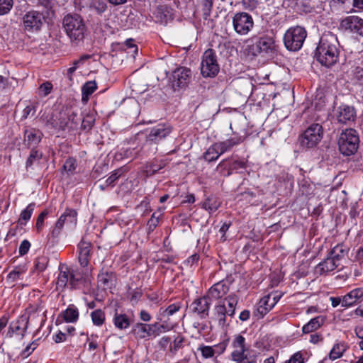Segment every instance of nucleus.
Masks as SVG:
<instances>
[{
	"label": "nucleus",
	"instance_id": "obj_5",
	"mask_svg": "<svg viewBox=\"0 0 363 363\" xmlns=\"http://www.w3.org/2000/svg\"><path fill=\"white\" fill-rule=\"evenodd\" d=\"M340 152L346 156H350L356 152L359 146V137L354 129H346L343 131L338 140Z\"/></svg>",
	"mask_w": 363,
	"mask_h": 363
},
{
	"label": "nucleus",
	"instance_id": "obj_36",
	"mask_svg": "<svg viewBox=\"0 0 363 363\" xmlns=\"http://www.w3.org/2000/svg\"><path fill=\"white\" fill-rule=\"evenodd\" d=\"M63 318L67 323H74L79 318L78 309L74 306L70 305L63 313Z\"/></svg>",
	"mask_w": 363,
	"mask_h": 363
},
{
	"label": "nucleus",
	"instance_id": "obj_54",
	"mask_svg": "<svg viewBox=\"0 0 363 363\" xmlns=\"http://www.w3.org/2000/svg\"><path fill=\"white\" fill-rule=\"evenodd\" d=\"M52 89V84L50 82L43 83L39 87V94L43 96H48Z\"/></svg>",
	"mask_w": 363,
	"mask_h": 363
},
{
	"label": "nucleus",
	"instance_id": "obj_11",
	"mask_svg": "<svg viewBox=\"0 0 363 363\" xmlns=\"http://www.w3.org/2000/svg\"><path fill=\"white\" fill-rule=\"evenodd\" d=\"M254 25L252 16L245 12L237 13L233 18V26L235 31L239 35H246Z\"/></svg>",
	"mask_w": 363,
	"mask_h": 363
},
{
	"label": "nucleus",
	"instance_id": "obj_56",
	"mask_svg": "<svg viewBox=\"0 0 363 363\" xmlns=\"http://www.w3.org/2000/svg\"><path fill=\"white\" fill-rule=\"evenodd\" d=\"M64 228L65 226L57 220L54 228L50 232L51 238L53 239H57Z\"/></svg>",
	"mask_w": 363,
	"mask_h": 363
},
{
	"label": "nucleus",
	"instance_id": "obj_59",
	"mask_svg": "<svg viewBox=\"0 0 363 363\" xmlns=\"http://www.w3.org/2000/svg\"><path fill=\"white\" fill-rule=\"evenodd\" d=\"M48 215V211L47 210H44L41 212V213L38 216L36 221V230L38 232H40L43 229L45 218Z\"/></svg>",
	"mask_w": 363,
	"mask_h": 363
},
{
	"label": "nucleus",
	"instance_id": "obj_34",
	"mask_svg": "<svg viewBox=\"0 0 363 363\" xmlns=\"http://www.w3.org/2000/svg\"><path fill=\"white\" fill-rule=\"evenodd\" d=\"M43 152L37 150L35 147H32L30 154L26 162V168L28 170L35 163L39 162L43 157Z\"/></svg>",
	"mask_w": 363,
	"mask_h": 363
},
{
	"label": "nucleus",
	"instance_id": "obj_47",
	"mask_svg": "<svg viewBox=\"0 0 363 363\" xmlns=\"http://www.w3.org/2000/svg\"><path fill=\"white\" fill-rule=\"evenodd\" d=\"M25 272V270L20 267H16L12 270L7 277V281L10 283H13L18 279H21V276Z\"/></svg>",
	"mask_w": 363,
	"mask_h": 363
},
{
	"label": "nucleus",
	"instance_id": "obj_42",
	"mask_svg": "<svg viewBox=\"0 0 363 363\" xmlns=\"http://www.w3.org/2000/svg\"><path fill=\"white\" fill-rule=\"evenodd\" d=\"M345 252L343 245H337L330 250L328 256L336 263H340V260L344 257Z\"/></svg>",
	"mask_w": 363,
	"mask_h": 363
},
{
	"label": "nucleus",
	"instance_id": "obj_10",
	"mask_svg": "<svg viewBox=\"0 0 363 363\" xmlns=\"http://www.w3.org/2000/svg\"><path fill=\"white\" fill-rule=\"evenodd\" d=\"M275 50L274 40L269 36H262L248 46V53L257 56L262 53H272Z\"/></svg>",
	"mask_w": 363,
	"mask_h": 363
},
{
	"label": "nucleus",
	"instance_id": "obj_23",
	"mask_svg": "<svg viewBox=\"0 0 363 363\" xmlns=\"http://www.w3.org/2000/svg\"><path fill=\"white\" fill-rule=\"evenodd\" d=\"M345 26L352 33L363 36V20L358 16H348L343 21Z\"/></svg>",
	"mask_w": 363,
	"mask_h": 363
},
{
	"label": "nucleus",
	"instance_id": "obj_19",
	"mask_svg": "<svg viewBox=\"0 0 363 363\" xmlns=\"http://www.w3.org/2000/svg\"><path fill=\"white\" fill-rule=\"evenodd\" d=\"M92 245L90 242L82 239L78 245L79 262L82 267H86L89 263Z\"/></svg>",
	"mask_w": 363,
	"mask_h": 363
},
{
	"label": "nucleus",
	"instance_id": "obj_60",
	"mask_svg": "<svg viewBox=\"0 0 363 363\" xmlns=\"http://www.w3.org/2000/svg\"><path fill=\"white\" fill-rule=\"evenodd\" d=\"M30 247V243L29 242V241H28L27 240H23L19 246V254L21 255H26L28 252Z\"/></svg>",
	"mask_w": 363,
	"mask_h": 363
},
{
	"label": "nucleus",
	"instance_id": "obj_61",
	"mask_svg": "<svg viewBox=\"0 0 363 363\" xmlns=\"http://www.w3.org/2000/svg\"><path fill=\"white\" fill-rule=\"evenodd\" d=\"M213 6L212 0H204L203 3V11L205 15L209 16Z\"/></svg>",
	"mask_w": 363,
	"mask_h": 363
},
{
	"label": "nucleus",
	"instance_id": "obj_40",
	"mask_svg": "<svg viewBox=\"0 0 363 363\" xmlns=\"http://www.w3.org/2000/svg\"><path fill=\"white\" fill-rule=\"evenodd\" d=\"M35 206V204L34 203H31L28 204V206L21 213L18 220V225H24L27 221L30 220L34 211Z\"/></svg>",
	"mask_w": 363,
	"mask_h": 363
},
{
	"label": "nucleus",
	"instance_id": "obj_16",
	"mask_svg": "<svg viewBox=\"0 0 363 363\" xmlns=\"http://www.w3.org/2000/svg\"><path fill=\"white\" fill-rule=\"evenodd\" d=\"M28 318L25 315L21 316L17 320L10 324L7 335L11 337L13 335H18L23 337L28 328Z\"/></svg>",
	"mask_w": 363,
	"mask_h": 363
},
{
	"label": "nucleus",
	"instance_id": "obj_58",
	"mask_svg": "<svg viewBox=\"0 0 363 363\" xmlns=\"http://www.w3.org/2000/svg\"><path fill=\"white\" fill-rule=\"evenodd\" d=\"M76 168V161L74 158L69 157L67 160H66L64 165L63 169L67 172H71L72 173L74 170Z\"/></svg>",
	"mask_w": 363,
	"mask_h": 363
},
{
	"label": "nucleus",
	"instance_id": "obj_7",
	"mask_svg": "<svg viewBox=\"0 0 363 363\" xmlns=\"http://www.w3.org/2000/svg\"><path fill=\"white\" fill-rule=\"evenodd\" d=\"M323 135V130L320 124H311L300 136L301 145L306 148H312L319 143Z\"/></svg>",
	"mask_w": 363,
	"mask_h": 363
},
{
	"label": "nucleus",
	"instance_id": "obj_21",
	"mask_svg": "<svg viewBox=\"0 0 363 363\" xmlns=\"http://www.w3.org/2000/svg\"><path fill=\"white\" fill-rule=\"evenodd\" d=\"M43 133L36 130H26L24 131L23 143L28 148L35 147L43 138Z\"/></svg>",
	"mask_w": 363,
	"mask_h": 363
},
{
	"label": "nucleus",
	"instance_id": "obj_2",
	"mask_svg": "<svg viewBox=\"0 0 363 363\" xmlns=\"http://www.w3.org/2000/svg\"><path fill=\"white\" fill-rule=\"evenodd\" d=\"M62 24L72 45L77 46L83 43L86 26L79 14L75 13L67 14L63 18Z\"/></svg>",
	"mask_w": 363,
	"mask_h": 363
},
{
	"label": "nucleus",
	"instance_id": "obj_6",
	"mask_svg": "<svg viewBox=\"0 0 363 363\" xmlns=\"http://www.w3.org/2000/svg\"><path fill=\"white\" fill-rule=\"evenodd\" d=\"M220 66L218 63L216 52L209 48L206 50L202 57L201 72L203 77H214L219 72Z\"/></svg>",
	"mask_w": 363,
	"mask_h": 363
},
{
	"label": "nucleus",
	"instance_id": "obj_22",
	"mask_svg": "<svg viewBox=\"0 0 363 363\" xmlns=\"http://www.w3.org/2000/svg\"><path fill=\"white\" fill-rule=\"evenodd\" d=\"M355 117L356 111L353 107L347 105L339 107L337 116L338 122L345 124L347 123L354 121Z\"/></svg>",
	"mask_w": 363,
	"mask_h": 363
},
{
	"label": "nucleus",
	"instance_id": "obj_37",
	"mask_svg": "<svg viewBox=\"0 0 363 363\" xmlns=\"http://www.w3.org/2000/svg\"><path fill=\"white\" fill-rule=\"evenodd\" d=\"M115 279V274L112 272L104 271L98 275V282L104 287H108Z\"/></svg>",
	"mask_w": 363,
	"mask_h": 363
},
{
	"label": "nucleus",
	"instance_id": "obj_3",
	"mask_svg": "<svg viewBox=\"0 0 363 363\" xmlns=\"http://www.w3.org/2000/svg\"><path fill=\"white\" fill-rule=\"evenodd\" d=\"M172 127L167 123H160L152 127L146 135V140L143 149H148L151 154H155L157 150V144L170 135Z\"/></svg>",
	"mask_w": 363,
	"mask_h": 363
},
{
	"label": "nucleus",
	"instance_id": "obj_27",
	"mask_svg": "<svg viewBox=\"0 0 363 363\" xmlns=\"http://www.w3.org/2000/svg\"><path fill=\"white\" fill-rule=\"evenodd\" d=\"M228 315L227 307L225 304V301H220L214 308V316L216 320L218 321L219 326L224 328L228 325L226 323V315Z\"/></svg>",
	"mask_w": 363,
	"mask_h": 363
},
{
	"label": "nucleus",
	"instance_id": "obj_32",
	"mask_svg": "<svg viewBox=\"0 0 363 363\" xmlns=\"http://www.w3.org/2000/svg\"><path fill=\"white\" fill-rule=\"evenodd\" d=\"M220 202L218 198L213 195L207 197L202 203V207L210 213L216 211L220 206Z\"/></svg>",
	"mask_w": 363,
	"mask_h": 363
},
{
	"label": "nucleus",
	"instance_id": "obj_28",
	"mask_svg": "<svg viewBox=\"0 0 363 363\" xmlns=\"http://www.w3.org/2000/svg\"><path fill=\"white\" fill-rule=\"evenodd\" d=\"M274 306L273 303L269 301V295L264 296L260 299L257 309L255 311V315L262 318L272 310Z\"/></svg>",
	"mask_w": 363,
	"mask_h": 363
},
{
	"label": "nucleus",
	"instance_id": "obj_57",
	"mask_svg": "<svg viewBox=\"0 0 363 363\" xmlns=\"http://www.w3.org/2000/svg\"><path fill=\"white\" fill-rule=\"evenodd\" d=\"M181 306L179 303H173L169 305L166 309L163 311L162 314L164 316H169L174 314L177 311L180 309Z\"/></svg>",
	"mask_w": 363,
	"mask_h": 363
},
{
	"label": "nucleus",
	"instance_id": "obj_25",
	"mask_svg": "<svg viewBox=\"0 0 363 363\" xmlns=\"http://www.w3.org/2000/svg\"><path fill=\"white\" fill-rule=\"evenodd\" d=\"M363 298V288H357L343 296L342 307H350Z\"/></svg>",
	"mask_w": 363,
	"mask_h": 363
},
{
	"label": "nucleus",
	"instance_id": "obj_20",
	"mask_svg": "<svg viewBox=\"0 0 363 363\" xmlns=\"http://www.w3.org/2000/svg\"><path fill=\"white\" fill-rule=\"evenodd\" d=\"M133 334L140 339H145L150 336H157L152 324L137 323L132 330Z\"/></svg>",
	"mask_w": 363,
	"mask_h": 363
},
{
	"label": "nucleus",
	"instance_id": "obj_31",
	"mask_svg": "<svg viewBox=\"0 0 363 363\" xmlns=\"http://www.w3.org/2000/svg\"><path fill=\"white\" fill-rule=\"evenodd\" d=\"M65 113H70L67 120V130H75L77 128L82 118L78 116L77 112L72 108H65Z\"/></svg>",
	"mask_w": 363,
	"mask_h": 363
},
{
	"label": "nucleus",
	"instance_id": "obj_14",
	"mask_svg": "<svg viewBox=\"0 0 363 363\" xmlns=\"http://www.w3.org/2000/svg\"><path fill=\"white\" fill-rule=\"evenodd\" d=\"M78 281L79 279L75 277L67 266L60 264V273L56 281L57 289L60 288L63 289L68 284L70 285L71 287H74Z\"/></svg>",
	"mask_w": 363,
	"mask_h": 363
},
{
	"label": "nucleus",
	"instance_id": "obj_52",
	"mask_svg": "<svg viewBox=\"0 0 363 363\" xmlns=\"http://www.w3.org/2000/svg\"><path fill=\"white\" fill-rule=\"evenodd\" d=\"M48 264V259L46 257H38L35 262V267L40 272L44 271Z\"/></svg>",
	"mask_w": 363,
	"mask_h": 363
},
{
	"label": "nucleus",
	"instance_id": "obj_24",
	"mask_svg": "<svg viewBox=\"0 0 363 363\" xmlns=\"http://www.w3.org/2000/svg\"><path fill=\"white\" fill-rule=\"evenodd\" d=\"M77 213L75 210L67 208L58 218V220L67 229L73 228L77 225Z\"/></svg>",
	"mask_w": 363,
	"mask_h": 363
},
{
	"label": "nucleus",
	"instance_id": "obj_44",
	"mask_svg": "<svg viewBox=\"0 0 363 363\" xmlns=\"http://www.w3.org/2000/svg\"><path fill=\"white\" fill-rule=\"evenodd\" d=\"M165 162L162 160H154L151 163L146 165V172L150 175L157 173L159 170L164 168Z\"/></svg>",
	"mask_w": 363,
	"mask_h": 363
},
{
	"label": "nucleus",
	"instance_id": "obj_12",
	"mask_svg": "<svg viewBox=\"0 0 363 363\" xmlns=\"http://www.w3.org/2000/svg\"><path fill=\"white\" fill-rule=\"evenodd\" d=\"M23 21L27 30H38L45 21V17L39 11H30L23 16Z\"/></svg>",
	"mask_w": 363,
	"mask_h": 363
},
{
	"label": "nucleus",
	"instance_id": "obj_50",
	"mask_svg": "<svg viewBox=\"0 0 363 363\" xmlns=\"http://www.w3.org/2000/svg\"><path fill=\"white\" fill-rule=\"evenodd\" d=\"M123 171L121 169L115 170L111 175L105 181L106 186H113L115 182L122 175Z\"/></svg>",
	"mask_w": 363,
	"mask_h": 363
},
{
	"label": "nucleus",
	"instance_id": "obj_51",
	"mask_svg": "<svg viewBox=\"0 0 363 363\" xmlns=\"http://www.w3.org/2000/svg\"><path fill=\"white\" fill-rule=\"evenodd\" d=\"M13 6V0H0V15L9 12Z\"/></svg>",
	"mask_w": 363,
	"mask_h": 363
},
{
	"label": "nucleus",
	"instance_id": "obj_13",
	"mask_svg": "<svg viewBox=\"0 0 363 363\" xmlns=\"http://www.w3.org/2000/svg\"><path fill=\"white\" fill-rule=\"evenodd\" d=\"M191 78V69L184 67H180L176 69L172 73V87L174 89L186 87L189 83Z\"/></svg>",
	"mask_w": 363,
	"mask_h": 363
},
{
	"label": "nucleus",
	"instance_id": "obj_53",
	"mask_svg": "<svg viewBox=\"0 0 363 363\" xmlns=\"http://www.w3.org/2000/svg\"><path fill=\"white\" fill-rule=\"evenodd\" d=\"M92 8L98 14H101L106 11L107 5L104 1L97 0L93 3Z\"/></svg>",
	"mask_w": 363,
	"mask_h": 363
},
{
	"label": "nucleus",
	"instance_id": "obj_45",
	"mask_svg": "<svg viewBox=\"0 0 363 363\" xmlns=\"http://www.w3.org/2000/svg\"><path fill=\"white\" fill-rule=\"evenodd\" d=\"M140 152H142L143 155H148L150 153L148 149H146V151L143 149V147L140 149L136 150L135 148L133 149H128L125 151V156L127 158H130L132 160L138 158L140 156Z\"/></svg>",
	"mask_w": 363,
	"mask_h": 363
},
{
	"label": "nucleus",
	"instance_id": "obj_15",
	"mask_svg": "<svg viewBox=\"0 0 363 363\" xmlns=\"http://www.w3.org/2000/svg\"><path fill=\"white\" fill-rule=\"evenodd\" d=\"M211 303L207 296L196 298L191 305L193 313H196L201 318L208 315Z\"/></svg>",
	"mask_w": 363,
	"mask_h": 363
},
{
	"label": "nucleus",
	"instance_id": "obj_26",
	"mask_svg": "<svg viewBox=\"0 0 363 363\" xmlns=\"http://www.w3.org/2000/svg\"><path fill=\"white\" fill-rule=\"evenodd\" d=\"M340 263H336L330 256L320 262L315 268V272L319 275L327 274L328 272L335 270Z\"/></svg>",
	"mask_w": 363,
	"mask_h": 363
},
{
	"label": "nucleus",
	"instance_id": "obj_29",
	"mask_svg": "<svg viewBox=\"0 0 363 363\" xmlns=\"http://www.w3.org/2000/svg\"><path fill=\"white\" fill-rule=\"evenodd\" d=\"M222 154L216 143L211 145L203 154V158L208 162L216 161Z\"/></svg>",
	"mask_w": 363,
	"mask_h": 363
},
{
	"label": "nucleus",
	"instance_id": "obj_63",
	"mask_svg": "<svg viewBox=\"0 0 363 363\" xmlns=\"http://www.w3.org/2000/svg\"><path fill=\"white\" fill-rule=\"evenodd\" d=\"M152 327H154L157 336L162 332L169 330V328L167 325H164V324H159L158 323H153Z\"/></svg>",
	"mask_w": 363,
	"mask_h": 363
},
{
	"label": "nucleus",
	"instance_id": "obj_9",
	"mask_svg": "<svg viewBox=\"0 0 363 363\" xmlns=\"http://www.w3.org/2000/svg\"><path fill=\"white\" fill-rule=\"evenodd\" d=\"M70 113H65V108L60 111L52 113L51 116H46L45 121V126L49 129H54L57 131L67 130V120Z\"/></svg>",
	"mask_w": 363,
	"mask_h": 363
},
{
	"label": "nucleus",
	"instance_id": "obj_35",
	"mask_svg": "<svg viewBox=\"0 0 363 363\" xmlns=\"http://www.w3.org/2000/svg\"><path fill=\"white\" fill-rule=\"evenodd\" d=\"M347 347L344 342H339L333 347L332 350L329 353V358L331 360H335L340 358L344 352L347 350Z\"/></svg>",
	"mask_w": 363,
	"mask_h": 363
},
{
	"label": "nucleus",
	"instance_id": "obj_55",
	"mask_svg": "<svg viewBox=\"0 0 363 363\" xmlns=\"http://www.w3.org/2000/svg\"><path fill=\"white\" fill-rule=\"evenodd\" d=\"M184 340V337L177 336L173 342V347L170 348V352L174 354H176L183 347Z\"/></svg>",
	"mask_w": 363,
	"mask_h": 363
},
{
	"label": "nucleus",
	"instance_id": "obj_46",
	"mask_svg": "<svg viewBox=\"0 0 363 363\" xmlns=\"http://www.w3.org/2000/svg\"><path fill=\"white\" fill-rule=\"evenodd\" d=\"M352 80L356 84L363 86V67L357 66L352 70Z\"/></svg>",
	"mask_w": 363,
	"mask_h": 363
},
{
	"label": "nucleus",
	"instance_id": "obj_18",
	"mask_svg": "<svg viewBox=\"0 0 363 363\" xmlns=\"http://www.w3.org/2000/svg\"><path fill=\"white\" fill-rule=\"evenodd\" d=\"M229 291L228 281L222 280L214 284L208 291L207 297L210 299H219L224 296Z\"/></svg>",
	"mask_w": 363,
	"mask_h": 363
},
{
	"label": "nucleus",
	"instance_id": "obj_49",
	"mask_svg": "<svg viewBox=\"0 0 363 363\" xmlns=\"http://www.w3.org/2000/svg\"><path fill=\"white\" fill-rule=\"evenodd\" d=\"M81 121V128L84 130H89L91 129L95 119L92 115L87 114Z\"/></svg>",
	"mask_w": 363,
	"mask_h": 363
},
{
	"label": "nucleus",
	"instance_id": "obj_41",
	"mask_svg": "<svg viewBox=\"0 0 363 363\" xmlns=\"http://www.w3.org/2000/svg\"><path fill=\"white\" fill-rule=\"evenodd\" d=\"M96 89L97 85L94 81L86 82L82 88V101H87L89 96H91Z\"/></svg>",
	"mask_w": 363,
	"mask_h": 363
},
{
	"label": "nucleus",
	"instance_id": "obj_4",
	"mask_svg": "<svg viewBox=\"0 0 363 363\" xmlns=\"http://www.w3.org/2000/svg\"><path fill=\"white\" fill-rule=\"evenodd\" d=\"M306 36L307 32L303 27H291L284 35V45L290 51H298L303 46Z\"/></svg>",
	"mask_w": 363,
	"mask_h": 363
},
{
	"label": "nucleus",
	"instance_id": "obj_38",
	"mask_svg": "<svg viewBox=\"0 0 363 363\" xmlns=\"http://www.w3.org/2000/svg\"><path fill=\"white\" fill-rule=\"evenodd\" d=\"M113 322L115 326L121 330L126 329L130 325V320L125 314H118L116 313L113 318Z\"/></svg>",
	"mask_w": 363,
	"mask_h": 363
},
{
	"label": "nucleus",
	"instance_id": "obj_43",
	"mask_svg": "<svg viewBox=\"0 0 363 363\" xmlns=\"http://www.w3.org/2000/svg\"><path fill=\"white\" fill-rule=\"evenodd\" d=\"M90 315L94 325L96 326H101L105 322V313L101 309L92 311Z\"/></svg>",
	"mask_w": 363,
	"mask_h": 363
},
{
	"label": "nucleus",
	"instance_id": "obj_17",
	"mask_svg": "<svg viewBox=\"0 0 363 363\" xmlns=\"http://www.w3.org/2000/svg\"><path fill=\"white\" fill-rule=\"evenodd\" d=\"M247 167L245 161L235 160L229 162L228 160H223L218 165L217 169L220 170V173L224 177H228L232 174V171L238 169H245Z\"/></svg>",
	"mask_w": 363,
	"mask_h": 363
},
{
	"label": "nucleus",
	"instance_id": "obj_30",
	"mask_svg": "<svg viewBox=\"0 0 363 363\" xmlns=\"http://www.w3.org/2000/svg\"><path fill=\"white\" fill-rule=\"evenodd\" d=\"M241 143L242 139L240 138H233L222 142L216 143V144L220 149V153L223 155V153L231 150L234 146Z\"/></svg>",
	"mask_w": 363,
	"mask_h": 363
},
{
	"label": "nucleus",
	"instance_id": "obj_39",
	"mask_svg": "<svg viewBox=\"0 0 363 363\" xmlns=\"http://www.w3.org/2000/svg\"><path fill=\"white\" fill-rule=\"evenodd\" d=\"M225 301V304L228 305L227 311L228 312V315L232 317L235 314V307L238 303V297L236 294H231L228 295L225 299L223 301Z\"/></svg>",
	"mask_w": 363,
	"mask_h": 363
},
{
	"label": "nucleus",
	"instance_id": "obj_62",
	"mask_svg": "<svg viewBox=\"0 0 363 363\" xmlns=\"http://www.w3.org/2000/svg\"><path fill=\"white\" fill-rule=\"evenodd\" d=\"M228 346V341H223L213 347L216 350V354H221L225 352Z\"/></svg>",
	"mask_w": 363,
	"mask_h": 363
},
{
	"label": "nucleus",
	"instance_id": "obj_64",
	"mask_svg": "<svg viewBox=\"0 0 363 363\" xmlns=\"http://www.w3.org/2000/svg\"><path fill=\"white\" fill-rule=\"evenodd\" d=\"M303 359L302 354L299 352L294 354L290 359L286 361L285 363H303Z\"/></svg>",
	"mask_w": 363,
	"mask_h": 363
},
{
	"label": "nucleus",
	"instance_id": "obj_33",
	"mask_svg": "<svg viewBox=\"0 0 363 363\" xmlns=\"http://www.w3.org/2000/svg\"><path fill=\"white\" fill-rule=\"evenodd\" d=\"M323 323V318L320 316L311 319L307 324L302 328L303 333H310L318 330Z\"/></svg>",
	"mask_w": 363,
	"mask_h": 363
},
{
	"label": "nucleus",
	"instance_id": "obj_8",
	"mask_svg": "<svg viewBox=\"0 0 363 363\" xmlns=\"http://www.w3.org/2000/svg\"><path fill=\"white\" fill-rule=\"evenodd\" d=\"M233 349L231 357L236 363H250L248 359L249 347L246 345L245 338L240 334L234 335L232 341Z\"/></svg>",
	"mask_w": 363,
	"mask_h": 363
},
{
	"label": "nucleus",
	"instance_id": "obj_1",
	"mask_svg": "<svg viewBox=\"0 0 363 363\" xmlns=\"http://www.w3.org/2000/svg\"><path fill=\"white\" fill-rule=\"evenodd\" d=\"M339 53V42L336 35L332 33L323 35L315 51L317 60L329 67L337 62Z\"/></svg>",
	"mask_w": 363,
	"mask_h": 363
},
{
	"label": "nucleus",
	"instance_id": "obj_48",
	"mask_svg": "<svg viewBox=\"0 0 363 363\" xmlns=\"http://www.w3.org/2000/svg\"><path fill=\"white\" fill-rule=\"evenodd\" d=\"M198 350L201 352L202 357L205 359L211 358L216 354V350L211 346L201 345Z\"/></svg>",
	"mask_w": 363,
	"mask_h": 363
}]
</instances>
